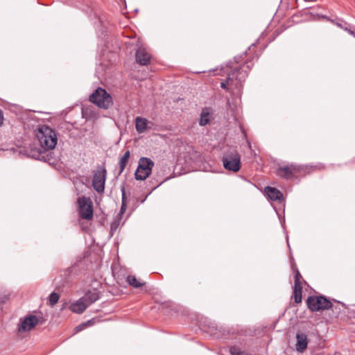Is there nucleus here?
Instances as JSON below:
<instances>
[{
  "label": "nucleus",
  "instance_id": "nucleus-1",
  "mask_svg": "<svg viewBox=\"0 0 355 355\" xmlns=\"http://www.w3.org/2000/svg\"><path fill=\"white\" fill-rule=\"evenodd\" d=\"M250 64V62H246L228 73L227 80L220 84L221 88L227 90L232 95L240 96L242 83L248 76L251 67Z\"/></svg>",
  "mask_w": 355,
  "mask_h": 355
},
{
  "label": "nucleus",
  "instance_id": "nucleus-2",
  "mask_svg": "<svg viewBox=\"0 0 355 355\" xmlns=\"http://www.w3.org/2000/svg\"><path fill=\"white\" fill-rule=\"evenodd\" d=\"M36 137L40 146L45 150L55 148L58 142V137L55 131L46 125L39 127Z\"/></svg>",
  "mask_w": 355,
  "mask_h": 355
},
{
  "label": "nucleus",
  "instance_id": "nucleus-3",
  "mask_svg": "<svg viewBox=\"0 0 355 355\" xmlns=\"http://www.w3.org/2000/svg\"><path fill=\"white\" fill-rule=\"evenodd\" d=\"M89 101L104 110L108 109L113 103L112 98L105 89L98 87L89 96Z\"/></svg>",
  "mask_w": 355,
  "mask_h": 355
},
{
  "label": "nucleus",
  "instance_id": "nucleus-4",
  "mask_svg": "<svg viewBox=\"0 0 355 355\" xmlns=\"http://www.w3.org/2000/svg\"><path fill=\"white\" fill-rule=\"evenodd\" d=\"M223 167L232 172H238L241 169V155L236 150L226 152L222 158Z\"/></svg>",
  "mask_w": 355,
  "mask_h": 355
},
{
  "label": "nucleus",
  "instance_id": "nucleus-5",
  "mask_svg": "<svg viewBox=\"0 0 355 355\" xmlns=\"http://www.w3.org/2000/svg\"><path fill=\"white\" fill-rule=\"evenodd\" d=\"M78 212L80 218L90 220L94 216L93 202L90 198L80 196L77 200Z\"/></svg>",
  "mask_w": 355,
  "mask_h": 355
},
{
  "label": "nucleus",
  "instance_id": "nucleus-6",
  "mask_svg": "<svg viewBox=\"0 0 355 355\" xmlns=\"http://www.w3.org/2000/svg\"><path fill=\"white\" fill-rule=\"evenodd\" d=\"M155 164L148 157H142L139 159L138 166L135 173V178L137 180H145L152 173Z\"/></svg>",
  "mask_w": 355,
  "mask_h": 355
},
{
  "label": "nucleus",
  "instance_id": "nucleus-7",
  "mask_svg": "<svg viewBox=\"0 0 355 355\" xmlns=\"http://www.w3.org/2000/svg\"><path fill=\"white\" fill-rule=\"evenodd\" d=\"M306 304L313 312L327 310L332 306V303L323 296H310L306 300Z\"/></svg>",
  "mask_w": 355,
  "mask_h": 355
},
{
  "label": "nucleus",
  "instance_id": "nucleus-8",
  "mask_svg": "<svg viewBox=\"0 0 355 355\" xmlns=\"http://www.w3.org/2000/svg\"><path fill=\"white\" fill-rule=\"evenodd\" d=\"M106 174L107 172L105 168L96 170L94 173L92 186L98 193H103L104 191Z\"/></svg>",
  "mask_w": 355,
  "mask_h": 355
},
{
  "label": "nucleus",
  "instance_id": "nucleus-9",
  "mask_svg": "<svg viewBox=\"0 0 355 355\" xmlns=\"http://www.w3.org/2000/svg\"><path fill=\"white\" fill-rule=\"evenodd\" d=\"M300 171V166L295 164L283 166L277 168V174L285 179H292Z\"/></svg>",
  "mask_w": 355,
  "mask_h": 355
},
{
  "label": "nucleus",
  "instance_id": "nucleus-10",
  "mask_svg": "<svg viewBox=\"0 0 355 355\" xmlns=\"http://www.w3.org/2000/svg\"><path fill=\"white\" fill-rule=\"evenodd\" d=\"M38 323V319L35 315H30L21 320L19 325V331H27L34 328Z\"/></svg>",
  "mask_w": 355,
  "mask_h": 355
},
{
  "label": "nucleus",
  "instance_id": "nucleus-11",
  "mask_svg": "<svg viewBox=\"0 0 355 355\" xmlns=\"http://www.w3.org/2000/svg\"><path fill=\"white\" fill-rule=\"evenodd\" d=\"M151 54L144 47H140L136 52V61L141 65L146 66L150 63Z\"/></svg>",
  "mask_w": 355,
  "mask_h": 355
},
{
  "label": "nucleus",
  "instance_id": "nucleus-12",
  "mask_svg": "<svg viewBox=\"0 0 355 355\" xmlns=\"http://www.w3.org/2000/svg\"><path fill=\"white\" fill-rule=\"evenodd\" d=\"M295 349L298 352H303L308 345V338L306 334L304 333H297L296 334Z\"/></svg>",
  "mask_w": 355,
  "mask_h": 355
},
{
  "label": "nucleus",
  "instance_id": "nucleus-13",
  "mask_svg": "<svg viewBox=\"0 0 355 355\" xmlns=\"http://www.w3.org/2000/svg\"><path fill=\"white\" fill-rule=\"evenodd\" d=\"M266 196L272 200H282L283 199L282 193L276 188L266 187L265 188Z\"/></svg>",
  "mask_w": 355,
  "mask_h": 355
},
{
  "label": "nucleus",
  "instance_id": "nucleus-14",
  "mask_svg": "<svg viewBox=\"0 0 355 355\" xmlns=\"http://www.w3.org/2000/svg\"><path fill=\"white\" fill-rule=\"evenodd\" d=\"M150 123L146 119L137 116L135 119V128L139 133L144 132L149 127L148 124Z\"/></svg>",
  "mask_w": 355,
  "mask_h": 355
},
{
  "label": "nucleus",
  "instance_id": "nucleus-15",
  "mask_svg": "<svg viewBox=\"0 0 355 355\" xmlns=\"http://www.w3.org/2000/svg\"><path fill=\"white\" fill-rule=\"evenodd\" d=\"M81 299L88 307L99 299V295L96 291H89Z\"/></svg>",
  "mask_w": 355,
  "mask_h": 355
},
{
  "label": "nucleus",
  "instance_id": "nucleus-16",
  "mask_svg": "<svg viewBox=\"0 0 355 355\" xmlns=\"http://www.w3.org/2000/svg\"><path fill=\"white\" fill-rule=\"evenodd\" d=\"M87 308L86 304H85L81 298L71 304L69 307L72 312L76 313H83Z\"/></svg>",
  "mask_w": 355,
  "mask_h": 355
},
{
  "label": "nucleus",
  "instance_id": "nucleus-17",
  "mask_svg": "<svg viewBox=\"0 0 355 355\" xmlns=\"http://www.w3.org/2000/svg\"><path fill=\"white\" fill-rule=\"evenodd\" d=\"M210 118H211V112H210L209 109V108L203 109V110L202 111V113L200 114V119L199 121L200 125L204 126V125H207L209 122Z\"/></svg>",
  "mask_w": 355,
  "mask_h": 355
},
{
  "label": "nucleus",
  "instance_id": "nucleus-18",
  "mask_svg": "<svg viewBox=\"0 0 355 355\" xmlns=\"http://www.w3.org/2000/svg\"><path fill=\"white\" fill-rule=\"evenodd\" d=\"M302 287L301 284H294L293 297L295 302L298 304L302 302Z\"/></svg>",
  "mask_w": 355,
  "mask_h": 355
},
{
  "label": "nucleus",
  "instance_id": "nucleus-19",
  "mask_svg": "<svg viewBox=\"0 0 355 355\" xmlns=\"http://www.w3.org/2000/svg\"><path fill=\"white\" fill-rule=\"evenodd\" d=\"M130 150H126L125 153L123 155V156L120 158L119 160V174L122 173L124 171L127 162L130 158Z\"/></svg>",
  "mask_w": 355,
  "mask_h": 355
},
{
  "label": "nucleus",
  "instance_id": "nucleus-20",
  "mask_svg": "<svg viewBox=\"0 0 355 355\" xmlns=\"http://www.w3.org/2000/svg\"><path fill=\"white\" fill-rule=\"evenodd\" d=\"M121 194H122V202H121V207L120 209V212L118 214V217L121 218V216L124 214V212L126 210L127 207V199H126V195H125V190L124 187L121 188Z\"/></svg>",
  "mask_w": 355,
  "mask_h": 355
},
{
  "label": "nucleus",
  "instance_id": "nucleus-21",
  "mask_svg": "<svg viewBox=\"0 0 355 355\" xmlns=\"http://www.w3.org/2000/svg\"><path fill=\"white\" fill-rule=\"evenodd\" d=\"M126 281L129 284V285H130L131 286H132L134 288H139V287H141L144 285L143 283L140 282L136 278V277H135L133 275L128 276L127 278H126Z\"/></svg>",
  "mask_w": 355,
  "mask_h": 355
},
{
  "label": "nucleus",
  "instance_id": "nucleus-22",
  "mask_svg": "<svg viewBox=\"0 0 355 355\" xmlns=\"http://www.w3.org/2000/svg\"><path fill=\"white\" fill-rule=\"evenodd\" d=\"M94 324V322L93 320H88L85 322H83L79 325H78L75 329V332L76 333H78L83 329H85V328H87V327L89 326H92Z\"/></svg>",
  "mask_w": 355,
  "mask_h": 355
},
{
  "label": "nucleus",
  "instance_id": "nucleus-23",
  "mask_svg": "<svg viewBox=\"0 0 355 355\" xmlns=\"http://www.w3.org/2000/svg\"><path fill=\"white\" fill-rule=\"evenodd\" d=\"M60 296L58 293L53 292L49 297V304L53 306L59 300Z\"/></svg>",
  "mask_w": 355,
  "mask_h": 355
},
{
  "label": "nucleus",
  "instance_id": "nucleus-24",
  "mask_svg": "<svg viewBox=\"0 0 355 355\" xmlns=\"http://www.w3.org/2000/svg\"><path fill=\"white\" fill-rule=\"evenodd\" d=\"M230 353L232 355H243L244 354V352L240 351V349L236 347H232L230 348Z\"/></svg>",
  "mask_w": 355,
  "mask_h": 355
},
{
  "label": "nucleus",
  "instance_id": "nucleus-25",
  "mask_svg": "<svg viewBox=\"0 0 355 355\" xmlns=\"http://www.w3.org/2000/svg\"><path fill=\"white\" fill-rule=\"evenodd\" d=\"M302 278L301 275L297 269L295 270V283L294 284H301L300 279Z\"/></svg>",
  "mask_w": 355,
  "mask_h": 355
},
{
  "label": "nucleus",
  "instance_id": "nucleus-26",
  "mask_svg": "<svg viewBox=\"0 0 355 355\" xmlns=\"http://www.w3.org/2000/svg\"><path fill=\"white\" fill-rule=\"evenodd\" d=\"M3 112L0 110V126H1L3 125Z\"/></svg>",
  "mask_w": 355,
  "mask_h": 355
},
{
  "label": "nucleus",
  "instance_id": "nucleus-27",
  "mask_svg": "<svg viewBox=\"0 0 355 355\" xmlns=\"http://www.w3.org/2000/svg\"><path fill=\"white\" fill-rule=\"evenodd\" d=\"M116 222L113 223L111 225V229L112 230L114 229V228H116Z\"/></svg>",
  "mask_w": 355,
  "mask_h": 355
},
{
  "label": "nucleus",
  "instance_id": "nucleus-28",
  "mask_svg": "<svg viewBox=\"0 0 355 355\" xmlns=\"http://www.w3.org/2000/svg\"><path fill=\"white\" fill-rule=\"evenodd\" d=\"M349 33L351 35H352L354 37H355V33L354 31H349Z\"/></svg>",
  "mask_w": 355,
  "mask_h": 355
}]
</instances>
